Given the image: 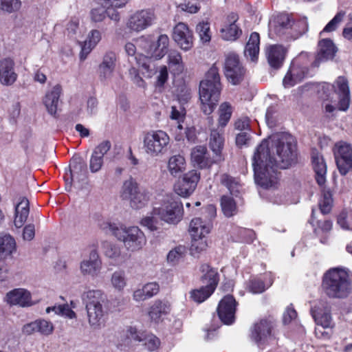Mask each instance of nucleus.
Wrapping results in <instances>:
<instances>
[{"mask_svg":"<svg viewBox=\"0 0 352 352\" xmlns=\"http://www.w3.org/2000/svg\"><path fill=\"white\" fill-rule=\"evenodd\" d=\"M223 130L220 128H211L209 139V146L216 155L221 154L223 146Z\"/></svg>","mask_w":352,"mask_h":352,"instance_id":"ea45409f","label":"nucleus"},{"mask_svg":"<svg viewBox=\"0 0 352 352\" xmlns=\"http://www.w3.org/2000/svg\"><path fill=\"white\" fill-rule=\"evenodd\" d=\"M308 72V67L302 65L298 60L292 61L283 78V86L285 87H292L300 82L307 76Z\"/></svg>","mask_w":352,"mask_h":352,"instance_id":"a211bd4d","label":"nucleus"},{"mask_svg":"<svg viewBox=\"0 0 352 352\" xmlns=\"http://www.w3.org/2000/svg\"><path fill=\"white\" fill-rule=\"evenodd\" d=\"M186 254V248L184 246L179 245L171 250L167 255V261L171 265L177 264Z\"/></svg>","mask_w":352,"mask_h":352,"instance_id":"603ef678","label":"nucleus"},{"mask_svg":"<svg viewBox=\"0 0 352 352\" xmlns=\"http://www.w3.org/2000/svg\"><path fill=\"white\" fill-rule=\"evenodd\" d=\"M332 202L333 199L331 192L329 191L323 192L322 197L319 202L320 210L323 214H327L330 212Z\"/></svg>","mask_w":352,"mask_h":352,"instance_id":"bf43d9fd","label":"nucleus"},{"mask_svg":"<svg viewBox=\"0 0 352 352\" xmlns=\"http://www.w3.org/2000/svg\"><path fill=\"white\" fill-rule=\"evenodd\" d=\"M338 223L343 229L352 230V210H342L338 217Z\"/></svg>","mask_w":352,"mask_h":352,"instance_id":"864d4df0","label":"nucleus"},{"mask_svg":"<svg viewBox=\"0 0 352 352\" xmlns=\"http://www.w3.org/2000/svg\"><path fill=\"white\" fill-rule=\"evenodd\" d=\"M30 213V204L26 197H20L15 206L14 224L16 228H21L26 222Z\"/></svg>","mask_w":352,"mask_h":352,"instance_id":"7c9ffc66","label":"nucleus"},{"mask_svg":"<svg viewBox=\"0 0 352 352\" xmlns=\"http://www.w3.org/2000/svg\"><path fill=\"white\" fill-rule=\"evenodd\" d=\"M312 164L316 173V179L320 186L326 182L327 166L322 155L314 151L311 155Z\"/></svg>","mask_w":352,"mask_h":352,"instance_id":"f704fd0d","label":"nucleus"},{"mask_svg":"<svg viewBox=\"0 0 352 352\" xmlns=\"http://www.w3.org/2000/svg\"><path fill=\"white\" fill-rule=\"evenodd\" d=\"M102 268V262L96 250H92L89 256L80 263V273L84 276H98Z\"/></svg>","mask_w":352,"mask_h":352,"instance_id":"f3484780","label":"nucleus"},{"mask_svg":"<svg viewBox=\"0 0 352 352\" xmlns=\"http://www.w3.org/2000/svg\"><path fill=\"white\" fill-rule=\"evenodd\" d=\"M98 100L94 97L88 98L86 104L85 114L87 117L96 115L98 112Z\"/></svg>","mask_w":352,"mask_h":352,"instance_id":"e2e57ef3","label":"nucleus"},{"mask_svg":"<svg viewBox=\"0 0 352 352\" xmlns=\"http://www.w3.org/2000/svg\"><path fill=\"white\" fill-rule=\"evenodd\" d=\"M14 62L10 58L0 60V82L4 86L13 85L17 79L14 69Z\"/></svg>","mask_w":352,"mask_h":352,"instance_id":"393cba45","label":"nucleus"},{"mask_svg":"<svg viewBox=\"0 0 352 352\" xmlns=\"http://www.w3.org/2000/svg\"><path fill=\"white\" fill-rule=\"evenodd\" d=\"M129 337L135 342H142V345L149 351H155L160 346V341L153 334L138 331L135 329L131 328Z\"/></svg>","mask_w":352,"mask_h":352,"instance_id":"a878e982","label":"nucleus"},{"mask_svg":"<svg viewBox=\"0 0 352 352\" xmlns=\"http://www.w3.org/2000/svg\"><path fill=\"white\" fill-rule=\"evenodd\" d=\"M154 214L159 219L169 224H177L183 217V206L172 197H167L160 207L154 208Z\"/></svg>","mask_w":352,"mask_h":352,"instance_id":"9d476101","label":"nucleus"},{"mask_svg":"<svg viewBox=\"0 0 352 352\" xmlns=\"http://www.w3.org/2000/svg\"><path fill=\"white\" fill-rule=\"evenodd\" d=\"M21 7L20 0H0V10L7 13L16 12Z\"/></svg>","mask_w":352,"mask_h":352,"instance_id":"5fc2aeb1","label":"nucleus"},{"mask_svg":"<svg viewBox=\"0 0 352 352\" xmlns=\"http://www.w3.org/2000/svg\"><path fill=\"white\" fill-rule=\"evenodd\" d=\"M237 20L238 16L234 13H231L227 16L220 30L221 36L223 40L234 41L240 36L242 31L236 23Z\"/></svg>","mask_w":352,"mask_h":352,"instance_id":"5701e85b","label":"nucleus"},{"mask_svg":"<svg viewBox=\"0 0 352 352\" xmlns=\"http://www.w3.org/2000/svg\"><path fill=\"white\" fill-rule=\"evenodd\" d=\"M101 40V34L97 30H91L87 37V39L82 43L81 45V51L80 53V58L82 60H84L87 55L91 52V50L96 46V45Z\"/></svg>","mask_w":352,"mask_h":352,"instance_id":"4c0bfd02","label":"nucleus"},{"mask_svg":"<svg viewBox=\"0 0 352 352\" xmlns=\"http://www.w3.org/2000/svg\"><path fill=\"white\" fill-rule=\"evenodd\" d=\"M323 289L326 294L331 298H345L351 291V278L348 269L333 267L324 275Z\"/></svg>","mask_w":352,"mask_h":352,"instance_id":"7ed1b4c3","label":"nucleus"},{"mask_svg":"<svg viewBox=\"0 0 352 352\" xmlns=\"http://www.w3.org/2000/svg\"><path fill=\"white\" fill-rule=\"evenodd\" d=\"M162 221L159 219V214H154V208L149 215L144 217L141 221V224L146 227L151 231L157 230L160 228Z\"/></svg>","mask_w":352,"mask_h":352,"instance_id":"49530a36","label":"nucleus"},{"mask_svg":"<svg viewBox=\"0 0 352 352\" xmlns=\"http://www.w3.org/2000/svg\"><path fill=\"white\" fill-rule=\"evenodd\" d=\"M192 237L190 251L192 254L200 253L206 250L208 247L206 236H199V237Z\"/></svg>","mask_w":352,"mask_h":352,"instance_id":"3c124183","label":"nucleus"},{"mask_svg":"<svg viewBox=\"0 0 352 352\" xmlns=\"http://www.w3.org/2000/svg\"><path fill=\"white\" fill-rule=\"evenodd\" d=\"M232 113V108L230 103L225 102L221 104L218 110V128H224L230 121Z\"/></svg>","mask_w":352,"mask_h":352,"instance_id":"c03bdc74","label":"nucleus"},{"mask_svg":"<svg viewBox=\"0 0 352 352\" xmlns=\"http://www.w3.org/2000/svg\"><path fill=\"white\" fill-rule=\"evenodd\" d=\"M37 333L41 335L48 336L54 332V326L53 323L45 319L36 320Z\"/></svg>","mask_w":352,"mask_h":352,"instance_id":"4d7b16f0","label":"nucleus"},{"mask_svg":"<svg viewBox=\"0 0 352 352\" xmlns=\"http://www.w3.org/2000/svg\"><path fill=\"white\" fill-rule=\"evenodd\" d=\"M236 307V302L231 295H227L221 300L217 307V314L222 322L230 324L234 322Z\"/></svg>","mask_w":352,"mask_h":352,"instance_id":"6ab92c4d","label":"nucleus"},{"mask_svg":"<svg viewBox=\"0 0 352 352\" xmlns=\"http://www.w3.org/2000/svg\"><path fill=\"white\" fill-rule=\"evenodd\" d=\"M143 149L151 157L164 155L170 144V137L162 130H151L145 132L142 138Z\"/></svg>","mask_w":352,"mask_h":352,"instance_id":"423d86ee","label":"nucleus"},{"mask_svg":"<svg viewBox=\"0 0 352 352\" xmlns=\"http://www.w3.org/2000/svg\"><path fill=\"white\" fill-rule=\"evenodd\" d=\"M111 147V142L109 140H104L94 148L93 153L103 158L104 155L110 150Z\"/></svg>","mask_w":352,"mask_h":352,"instance_id":"338daca9","label":"nucleus"},{"mask_svg":"<svg viewBox=\"0 0 352 352\" xmlns=\"http://www.w3.org/2000/svg\"><path fill=\"white\" fill-rule=\"evenodd\" d=\"M61 92V86L60 85H56L50 91L46 93L43 99V103L46 109L52 116H55L56 113L58 100Z\"/></svg>","mask_w":352,"mask_h":352,"instance_id":"2f4dec72","label":"nucleus"},{"mask_svg":"<svg viewBox=\"0 0 352 352\" xmlns=\"http://www.w3.org/2000/svg\"><path fill=\"white\" fill-rule=\"evenodd\" d=\"M155 20V15L152 10H140L129 16L126 27L131 32L138 33L152 25Z\"/></svg>","mask_w":352,"mask_h":352,"instance_id":"9b49d317","label":"nucleus"},{"mask_svg":"<svg viewBox=\"0 0 352 352\" xmlns=\"http://www.w3.org/2000/svg\"><path fill=\"white\" fill-rule=\"evenodd\" d=\"M121 197L124 200H129L130 206L133 209H140L145 206L149 200L148 192L140 189L132 179L126 180L122 186Z\"/></svg>","mask_w":352,"mask_h":352,"instance_id":"6e6552de","label":"nucleus"},{"mask_svg":"<svg viewBox=\"0 0 352 352\" xmlns=\"http://www.w3.org/2000/svg\"><path fill=\"white\" fill-rule=\"evenodd\" d=\"M106 16V10L104 6L93 8L91 11V18L95 22H100Z\"/></svg>","mask_w":352,"mask_h":352,"instance_id":"69168bd1","label":"nucleus"},{"mask_svg":"<svg viewBox=\"0 0 352 352\" xmlns=\"http://www.w3.org/2000/svg\"><path fill=\"white\" fill-rule=\"evenodd\" d=\"M221 91V82H208L201 80L199 85V98L201 110L206 115L212 113L219 100Z\"/></svg>","mask_w":352,"mask_h":352,"instance_id":"0eeeda50","label":"nucleus"},{"mask_svg":"<svg viewBox=\"0 0 352 352\" xmlns=\"http://www.w3.org/2000/svg\"><path fill=\"white\" fill-rule=\"evenodd\" d=\"M141 47L144 50L146 62L148 64L150 59L160 60L168 52L169 38L166 34H161L156 41H153L150 37L142 36L139 40Z\"/></svg>","mask_w":352,"mask_h":352,"instance_id":"1a4fd4ad","label":"nucleus"},{"mask_svg":"<svg viewBox=\"0 0 352 352\" xmlns=\"http://www.w3.org/2000/svg\"><path fill=\"white\" fill-rule=\"evenodd\" d=\"M221 183L226 186L233 195H236L240 191L241 186L238 180L228 174H223L221 176Z\"/></svg>","mask_w":352,"mask_h":352,"instance_id":"de8ad7c7","label":"nucleus"},{"mask_svg":"<svg viewBox=\"0 0 352 352\" xmlns=\"http://www.w3.org/2000/svg\"><path fill=\"white\" fill-rule=\"evenodd\" d=\"M103 251L104 255L111 259H117L121 254L120 248L109 242L103 243Z\"/></svg>","mask_w":352,"mask_h":352,"instance_id":"13d9d810","label":"nucleus"},{"mask_svg":"<svg viewBox=\"0 0 352 352\" xmlns=\"http://www.w3.org/2000/svg\"><path fill=\"white\" fill-rule=\"evenodd\" d=\"M270 30L278 36L297 38L307 31L305 21L294 23L287 14H279L270 21Z\"/></svg>","mask_w":352,"mask_h":352,"instance_id":"39448f33","label":"nucleus"},{"mask_svg":"<svg viewBox=\"0 0 352 352\" xmlns=\"http://www.w3.org/2000/svg\"><path fill=\"white\" fill-rule=\"evenodd\" d=\"M199 179L200 173L197 170H190L175 184V192L181 197H188L194 192Z\"/></svg>","mask_w":352,"mask_h":352,"instance_id":"dca6fc26","label":"nucleus"},{"mask_svg":"<svg viewBox=\"0 0 352 352\" xmlns=\"http://www.w3.org/2000/svg\"><path fill=\"white\" fill-rule=\"evenodd\" d=\"M312 317L316 324L322 328H329L331 327V316L329 306L324 302H320L314 306L311 310Z\"/></svg>","mask_w":352,"mask_h":352,"instance_id":"bb28decb","label":"nucleus"},{"mask_svg":"<svg viewBox=\"0 0 352 352\" xmlns=\"http://www.w3.org/2000/svg\"><path fill=\"white\" fill-rule=\"evenodd\" d=\"M276 158L271 156L269 142L263 140L253 156L252 166L256 183L265 188L275 187L278 177L277 168H287L296 162L297 150L294 138L289 134L272 137Z\"/></svg>","mask_w":352,"mask_h":352,"instance_id":"f257e3e1","label":"nucleus"},{"mask_svg":"<svg viewBox=\"0 0 352 352\" xmlns=\"http://www.w3.org/2000/svg\"><path fill=\"white\" fill-rule=\"evenodd\" d=\"M173 38L177 45L184 50H189L192 47V34L186 24L177 23L174 29Z\"/></svg>","mask_w":352,"mask_h":352,"instance_id":"4be33fe9","label":"nucleus"},{"mask_svg":"<svg viewBox=\"0 0 352 352\" xmlns=\"http://www.w3.org/2000/svg\"><path fill=\"white\" fill-rule=\"evenodd\" d=\"M214 292L205 286L190 292V298L196 302L201 303L208 298Z\"/></svg>","mask_w":352,"mask_h":352,"instance_id":"8fccbe9b","label":"nucleus"},{"mask_svg":"<svg viewBox=\"0 0 352 352\" xmlns=\"http://www.w3.org/2000/svg\"><path fill=\"white\" fill-rule=\"evenodd\" d=\"M318 46L319 52L316 60L318 63L332 59L337 52V48L334 43L329 38L321 40L318 43Z\"/></svg>","mask_w":352,"mask_h":352,"instance_id":"72a5a7b5","label":"nucleus"},{"mask_svg":"<svg viewBox=\"0 0 352 352\" xmlns=\"http://www.w3.org/2000/svg\"><path fill=\"white\" fill-rule=\"evenodd\" d=\"M125 52L128 55L129 63L131 65L135 63L136 65L141 66L142 68L149 72L148 76L152 74V69H150V65L146 62V57L144 54H137L136 47L132 43H127L124 47Z\"/></svg>","mask_w":352,"mask_h":352,"instance_id":"473e14b6","label":"nucleus"},{"mask_svg":"<svg viewBox=\"0 0 352 352\" xmlns=\"http://www.w3.org/2000/svg\"><path fill=\"white\" fill-rule=\"evenodd\" d=\"M221 206L223 214L228 217H232L236 212V206L233 198L224 195L221 199Z\"/></svg>","mask_w":352,"mask_h":352,"instance_id":"09e8293b","label":"nucleus"},{"mask_svg":"<svg viewBox=\"0 0 352 352\" xmlns=\"http://www.w3.org/2000/svg\"><path fill=\"white\" fill-rule=\"evenodd\" d=\"M103 165V158L93 153L89 160V169L93 173L98 172Z\"/></svg>","mask_w":352,"mask_h":352,"instance_id":"680f3d73","label":"nucleus"},{"mask_svg":"<svg viewBox=\"0 0 352 352\" xmlns=\"http://www.w3.org/2000/svg\"><path fill=\"white\" fill-rule=\"evenodd\" d=\"M260 36L256 32H252L250 34L249 41H248L245 49V55L249 57L251 60H254L259 52Z\"/></svg>","mask_w":352,"mask_h":352,"instance_id":"79ce46f5","label":"nucleus"},{"mask_svg":"<svg viewBox=\"0 0 352 352\" xmlns=\"http://www.w3.org/2000/svg\"><path fill=\"white\" fill-rule=\"evenodd\" d=\"M203 80H208V82H221L219 69L213 65L206 72L205 78Z\"/></svg>","mask_w":352,"mask_h":352,"instance_id":"0e129e2a","label":"nucleus"},{"mask_svg":"<svg viewBox=\"0 0 352 352\" xmlns=\"http://www.w3.org/2000/svg\"><path fill=\"white\" fill-rule=\"evenodd\" d=\"M5 301L10 305L29 307L34 305L30 292L25 288H16L8 292Z\"/></svg>","mask_w":352,"mask_h":352,"instance_id":"412c9836","label":"nucleus"},{"mask_svg":"<svg viewBox=\"0 0 352 352\" xmlns=\"http://www.w3.org/2000/svg\"><path fill=\"white\" fill-rule=\"evenodd\" d=\"M200 271L202 273L201 281L204 284H206L205 287L214 292L219 282L217 271L210 267L208 264H202L200 267Z\"/></svg>","mask_w":352,"mask_h":352,"instance_id":"c9c22d12","label":"nucleus"},{"mask_svg":"<svg viewBox=\"0 0 352 352\" xmlns=\"http://www.w3.org/2000/svg\"><path fill=\"white\" fill-rule=\"evenodd\" d=\"M101 228L113 235L118 240L122 241L129 251L140 250L146 243L144 232L137 226L126 228L122 225L107 221L101 225Z\"/></svg>","mask_w":352,"mask_h":352,"instance_id":"20e7f679","label":"nucleus"},{"mask_svg":"<svg viewBox=\"0 0 352 352\" xmlns=\"http://www.w3.org/2000/svg\"><path fill=\"white\" fill-rule=\"evenodd\" d=\"M274 322L272 318H263L250 328V338L258 346L264 344L272 336Z\"/></svg>","mask_w":352,"mask_h":352,"instance_id":"ddd939ff","label":"nucleus"},{"mask_svg":"<svg viewBox=\"0 0 352 352\" xmlns=\"http://www.w3.org/2000/svg\"><path fill=\"white\" fill-rule=\"evenodd\" d=\"M170 311V305L167 302L161 300H155L150 306L148 316L151 322L159 323L162 318Z\"/></svg>","mask_w":352,"mask_h":352,"instance_id":"c85d7f7f","label":"nucleus"},{"mask_svg":"<svg viewBox=\"0 0 352 352\" xmlns=\"http://www.w3.org/2000/svg\"><path fill=\"white\" fill-rule=\"evenodd\" d=\"M112 287L118 292H122L126 286L127 280L125 272L122 270L115 271L110 279Z\"/></svg>","mask_w":352,"mask_h":352,"instance_id":"a18cd8bd","label":"nucleus"},{"mask_svg":"<svg viewBox=\"0 0 352 352\" xmlns=\"http://www.w3.org/2000/svg\"><path fill=\"white\" fill-rule=\"evenodd\" d=\"M206 210L208 217L203 219L201 217H196L191 220L189 226V232L191 236L199 237V236H206L210 232L212 224L211 220L216 215V208L214 206H208Z\"/></svg>","mask_w":352,"mask_h":352,"instance_id":"4468645a","label":"nucleus"},{"mask_svg":"<svg viewBox=\"0 0 352 352\" xmlns=\"http://www.w3.org/2000/svg\"><path fill=\"white\" fill-rule=\"evenodd\" d=\"M248 289L253 294H260L265 290V286L262 280L254 279L250 281Z\"/></svg>","mask_w":352,"mask_h":352,"instance_id":"774afa93","label":"nucleus"},{"mask_svg":"<svg viewBox=\"0 0 352 352\" xmlns=\"http://www.w3.org/2000/svg\"><path fill=\"white\" fill-rule=\"evenodd\" d=\"M69 172L70 179L76 180L79 183L87 178V164L81 157H73L69 167Z\"/></svg>","mask_w":352,"mask_h":352,"instance_id":"c756f323","label":"nucleus"},{"mask_svg":"<svg viewBox=\"0 0 352 352\" xmlns=\"http://www.w3.org/2000/svg\"><path fill=\"white\" fill-rule=\"evenodd\" d=\"M167 63L169 68L177 74H181L184 69L181 54L177 50L169 51L167 55Z\"/></svg>","mask_w":352,"mask_h":352,"instance_id":"37998d69","label":"nucleus"},{"mask_svg":"<svg viewBox=\"0 0 352 352\" xmlns=\"http://www.w3.org/2000/svg\"><path fill=\"white\" fill-rule=\"evenodd\" d=\"M266 55L270 65L274 69H278L283 65L285 51L280 45H272L267 49Z\"/></svg>","mask_w":352,"mask_h":352,"instance_id":"e433bc0d","label":"nucleus"},{"mask_svg":"<svg viewBox=\"0 0 352 352\" xmlns=\"http://www.w3.org/2000/svg\"><path fill=\"white\" fill-rule=\"evenodd\" d=\"M345 12L340 11L326 25L322 32H331L336 30L338 25L342 21Z\"/></svg>","mask_w":352,"mask_h":352,"instance_id":"052dcab7","label":"nucleus"},{"mask_svg":"<svg viewBox=\"0 0 352 352\" xmlns=\"http://www.w3.org/2000/svg\"><path fill=\"white\" fill-rule=\"evenodd\" d=\"M336 162L341 175H345L352 170V147L346 142L336 145L334 152Z\"/></svg>","mask_w":352,"mask_h":352,"instance_id":"2eb2a0df","label":"nucleus"},{"mask_svg":"<svg viewBox=\"0 0 352 352\" xmlns=\"http://www.w3.org/2000/svg\"><path fill=\"white\" fill-rule=\"evenodd\" d=\"M82 299L85 304L89 325L100 329L104 323V316L109 309L107 295L101 289H89L83 292Z\"/></svg>","mask_w":352,"mask_h":352,"instance_id":"f03ea898","label":"nucleus"},{"mask_svg":"<svg viewBox=\"0 0 352 352\" xmlns=\"http://www.w3.org/2000/svg\"><path fill=\"white\" fill-rule=\"evenodd\" d=\"M116 55L113 52L104 54L102 60L98 65V73L101 81H106L111 78L116 65Z\"/></svg>","mask_w":352,"mask_h":352,"instance_id":"b1692460","label":"nucleus"},{"mask_svg":"<svg viewBox=\"0 0 352 352\" xmlns=\"http://www.w3.org/2000/svg\"><path fill=\"white\" fill-rule=\"evenodd\" d=\"M196 31L202 43H208L211 39L210 24L207 22H201L197 24Z\"/></svg>","mask_w":352,"mask_h":352,"instance_id":"6e6d98bb","label":"nucleus"},{"mask_svg":"<svg viewBox=\"0 0 352 352\" xmlns=\"http://www.w3.org/2000/svg\"><path fill=\"white\" fill-rule=\"evenodd\" d=\"M334 92L338 98V109L340 111H346L349 109L351 94L347 79L344 76L337 78L332 85Z\"/></svg>","mask_w":352,"mask_h":352,"instance_id":"aec40b11","label":"nucleus"},{"mask_svg":"<svg viewBox=\"0 0 352 352\" xmlns=\"http://www.w3.org/2000/svg\"><path fill=\"white\" fill-rule=\"evenodd\" d=\"M191 160L195 166L200 168H209L214 163V160L208 156L207 148L204 146H197L192 149Z\"/></svg>","mask_w":352,"mask_h":352,"instance_id":"cd10ccee","label":"nucleus"},{"mask_svg":"<svg viewBox=\"0 0 352 352\" xmlns=\"http://www.w3.org/2000/svg\"><path fill=\"white\" fill-rule=\"evenodd\" d=\"M16 250L14 239L10 234L0 236V259H6Z\"/></svg>","mask_w":352,"mask_h":352,"instance_id":"58836bf2","label":"nucleus"},{"mask_svg":"<svg viewBox=\"0 0 352 352\" xmlns=\"http://www.w3.org/2000/svg\"><path fill=\"white\" fill-rule=\"evenodd\" d=\"M185 158L181 155L171 156L168 162V170L173 177L178 176L186 170Z\"/></svg>","mask_w":352,"mask_h":352,"instance_id":"a19ab883","label":"nucleus"},{"mask_svg":"<svg viewBox=\"0 0 352 352\" xmlns=\"http://www.w3.org/2000/svg\"><path fill=\"white\" fill-rule=\"evenodd\" d=\"M245 73V70L239 56L234 53L228 54L224 63V74L228 82L234 85L239 84Z\"/></svg>","mask_w":352,"mask_h":352,"instance_id":"f8f14e48","label":"nucleus"}]
</instances>
